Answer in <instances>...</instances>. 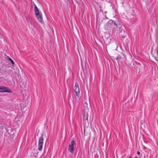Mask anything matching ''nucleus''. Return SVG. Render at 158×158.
I'll use <instances>...</instances> for the list:
<instances>
[{
    "mask_svg": "<svg viewBox=\"0 0 158 158\" xmlns=\"http://www.w3.org/2000/svg\"><path fill=\"white\" fill-rule=\"evenodd\" d=\"M35 13L38 20L41 23H42L43 17L42 15L40 13L39 10L35 4H34Z\"/></svg>",
    "mask_w": 158,
    "mask_h": 158,
    "instance_id": "nucleus-1",
    "label": "nucleus"
},
{
    "mask_svg": "<svg viewBox=\"0 0 158 158\" xmlns=\"http://www.w3.org/2000/svg\"><path fill=\"white\" fill-rule=\"evenodd\" d=\"M74 90L75 93V98L76 100L77 101H79L80 99V97L79 96L80 91L78 84L77 83H75Z\"/></svg>",
    "mask_w": 158,
    "mask_h": 158,
    "instance_id": "nucleus-2",
    "label": "nucleus"
},
{
    "mask_svg": "<svg viewBox=\"0 0 158 158\" xmlns=\"http://www.w3.org/2000/svg\"><path fill=\"white\" fill-rule=\"evenodd\" d=\"M140 157H139V158H140ZM135 158H138L137 157H135Z\"/></svg>",
    "mask_w": 158,
    "mask_h": 158,
    "instance_id": "nucleus-9",
    "label": "nucleus"
},
{
    "mask_svg": "<svg viewBox=\"0 0 158 158\" xmlns=\"http://www.w3.org/2000/svg\"><path fill=\"white\" fill-rule=\"evenodd\" d=\"M8 59L9 60V61L11 62V64H14V63L13 61V60L11 59L10 58H8Z\"/></svg>",
    "mask_w": 158,
    "mask_h": 158,
    "instance_id": "nucleus-6",
    "label": "nucleus"
},
{
    "mask_svg": "<svg viewBox=\"0 0 158 158\" xmlns=\"http://www.w3.org/2000/svg\"><path fill=\"white\" fill-rule=\"evenodd\" d=\"M137 154L139 155H140V152L139 151H138L137 152Z\"/></svg>",
    "mask_w": 158,
    "mask_h": 158,
    "instance_id": "nucleus-8",
    "label": "nucleus"
},
{
    "mask_svg": "<svg viewBox=\"0 0 158 158\" xmlns=\"http://www.w3.org/2000/svg\"><path fill=\"white\" fill-rule=\"evenodd\" d=\"M121 32H123L124 33L125 32V31L124 29H121Z\"/></svg>",
    "mask_w": 158,
    "mask_h": 158,
    "instance_id": "nucleus-7",
    "label": "nucleus"
},
{
    "mask_svg": "<svg viewBox=\"0 0 158 158\" xmlns=\"http://www.w3.org/2000/svg\"><path fill=\"white\" fill-rule=\"evenodd\" d=\"M75 142L74 140H72L71 143V144L69 146L68 150L71 153H73L74 149V145Z\"/></svg>",
    "mask_w": 158,
    "mask_h": 158,
    "instance_id": "nucleus-5",
    "label": "nucleus"
},
{
    "mask_svg": "<svg viewBox=\"0 0 158 158\" xmlns=\"http://www.w3.org/2000/svg\"><path fill=\"white\" fill-rule=\"evenodd\" d=\"M0 92H7L10 93L12 92V91L11 90L9 89L7 87L0 86Z\"/></svg>",
    "mask_w": 158,
    "mask_h": 158,
    "instance_id": "nucleus-4",
    "label": "nucleus"
},
{
    "mask_svg": "<svg viewBox=\"0 0 158 158\" xmlns=\"http://www.w3.org/2000/svg\"><path fill=\"white\" fill-rule=\"evenodd\" d=\"M43 136H42L40 138L39 140L38 149L39 151H41L42 150L43 143Z\"/></svg>",
    "mask_w": 158,
    "mask_h": 158,
    "instance_id": "nucleus-3",
    "label": "nucleus"
},
{
    "mask_svg": "<svg viewBox=\"0 0 158 158\" xmlns=\"http://www.w3.org/2000/svg\"><path fill=\"white\" fill-rule=\"evenodd\" d=\"M129 158H131V157H129Z\"/></svg>",
    "mask_w": 158,
    "mask_h": 158,
    "instance_id": "nucleus-10",
    "label": "nucleus"
}]
</instances>
